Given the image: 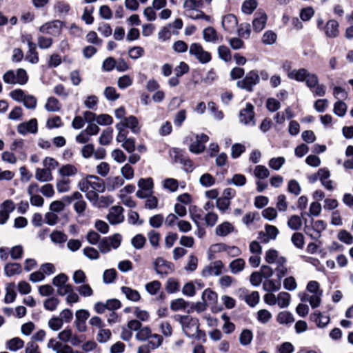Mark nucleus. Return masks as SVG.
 <instances>
[{
	"label": "nucleus",
	"instance_id": "nucleus-1",
	"mask_svg": "<svg viewBox=\"0 0 353 353\" xmlns=\"http://www.w3.org/2000/svg\"><path fill=\"white\" fill-rule=\"evenodd\" d=\"M182 328L184 334L188 338L202 339L205 338L204 332L199 330V320L189 315H177L175 317Z\"/></svg>",
	"mask_w": 353,
	"mask_h": 353
},
{
	"label": "nucleus",
	"instance_id": "nucleus-2",
	"mask_svg": "<svg viewBox=\"0 0 353 353\" xmlns=\"http://www.w3.org/2000/svg\"><path fill=\"white\" fill-rule=\"evenodd\" d=\"M78 187L81 191H88V189H90L99 192H103L105 189L103 181L95 175H88L81 179L79 182Z\"/></svg>",
	"mask_w": 353,
	"mask_h": 353
},
{
	"label": "nucleus",
	"instance_id": "nucleus-3",
	"mask_svg": "<svg viewBox=\"0 0 353 353\" xmlns=\"http://www.w3.org/2000/svg\"><path fill=\"white\" fill-rule=\"evenodd\" d=\"M202 6L201 0H185L183 8L185 15L192 19L208 18L200 10Z\"/></svg>",
	"mask_w": 353,
	"mask_h": 353
},
{
	"label": "nucleus",
	"instance_id": "nucleus-4",
	"mask_svg": "<svg viewBox=\"0 0 353 353\" xmlns=\"http://www.w3.org/2000/svg\"><path fill=\"white\" fill-rule=\"evenodd\" d=\"M3 79L8 84H25L28 79L26 71L23 69L8 70L3 76Z\"/></svg>",
	"mask_w": 353,
	"mask_h": 353
},
{
	"label": "nucleus",
	"instance_id": "nucleus-5",
	"mask_svg": "<svg viewBox=\"0 0 353 353\" xmlns=\"http://www.w3.org/2000/svg\"><path fill=\"white\" fill-rule=\"evenodd\" d=\"M189 53L202 64L207 63L211 60L210 53L205 50L202 46L198 43H193L190 45Z\"/></svg>",
	"mask_w": 353,
	"mask_h": 353
},
{
	"label": "nucleus",
	"instance_id": "nucleus-6",
	"mask_svg": "<svg viewBox=\"0 0 353 353\" xmlns=\"http://www.w3.org/2000/svg\"><path fill=\"white\" fill-rule=\"evenodd\" d=\"M259 83V74L256 70L250 71L245 77L237 81L238 88L246 90L247 91H252L253 86Z\"/></svg>",
	"mask_w": 353,
	"mask_h": 353
},
{
	"label": "nucleus",
	"instance_id": "nucleus-7",
	"mask_svg": "<svg viewBox=\"0 0 353 353\" xmlns=\"http://www.w3.org/2000/svg\"><path fill=\"white\" fill-rule=\"evenodd\" d=\"M254 117V106L249 103H246L245 108L241 110L239 114V121L246 125H255Z\"/></svg>",
	"mask_w": 353,
	"mask_h": 353
},
{
	"label": "nucleus",
	"instance_id": "nucleus-8",
	"mask_svg": "<svg viewBox=\"0 0 353 353\" xmlns=\"http://www.w3.org/2000/svg\"><path fill=\"white\" fill-rule=\"evenodd\" d=\"M63 28V22L59 20L49 21L39 28V31L43 34L52 36H59Z\"/></svg>",
	"mask_w": 353,
	"mask_h": 353
},
{
	"label": "nucleus",
	"instance_id": "nucleus-9",
	"mask_svg": "<svg viewBox=\"0 0 353 353\" xmlns=\"http://www.w3.org/2000/svg\"><path fill=\"white\" fill-rule=\"evenodd\" d=\"M139 190L136 194L139 198L148 197L152 193L153 181L151 178L141 179L138 181Z\"/></svg>",
	"mask_w": 353,
	"mask_h": 353
},
{
	"label": "nucleus",
	"instance_id": "nucleus-10",
	"mask_svg": "<svg viewBox=\"0 0 353 353\" xmlns=\"http://www.w3.org/2000/svg\"><path fill=\"white\" fill-rule=\"evenodd\" d=\"M224 265L221 260H216L205 266L201 272L203 277H210L212 276H219L222 273Z\"/></svg>",
	"mask_w": 353,
	"mask_h": 353
},
{
	"label": "nucleus",
	"instance_id": "nucleus-11",
	"mask_svg": "<svg viewBox=\"0 0 353 353\" xmlns=\"http://www.w3.org/2000/svg\"><path fill=\"white\" fill-rule=\"evenodd\" d=\"M38 131V123L36 119H31L27 122H23L18 125L17 132L21 135H26L28 133L35 134Z\"/></svg>",
	"mask_w": 353,
	"mask_h": 353
},
{
	"label": "nucleus",
	"instance_id": "nucleus-12",
	"mask_svg": "<svg viewBox=\"0 0 353 353\" xmlns=\"http://www.w3.org/2000/svg\"><path fill=\"white\" fill-rule=\"evenodd\" d=\"M154 268L158 274L167 275L172 271L171 263L161 257H158L154 261Z\"/></svg>",
	"mask_w": 353,
	"mask_h": 353
},
{
	"label": "nucleus",
	"instance_id": "nucleus-13",
	"mask_svg": "<svg viewBox=\"0 0 353 353\" xmlns=\"http://www.w3.org/2000/svg\"><path fill=\"white\" fill-rule=\"evenodd\" d=\"M108 220L111 224L121 223L124 219L123 208L119 205L113 206L110 209L107 215Z\"/></svg>",
	"mask_w": 353,
	"mask_h": 353
},
{
	"label": "nucleus",
	"instance_id": "nucleus-14",
	"mask_svg": "<svg viewBox=\"0 0 353 353\" xmlns=\"http://www.w3.org/2000/svg\"><path fill=\"white\" fill-rule=\"evenodd\" d=\"M267 20L268 16L264 12H257L255 14L254 18L252 21V26L254 30L256 32H259L263 30L266 26Z\"/></svg>",
	"mask_w": 353,
	"mask_h": 353
},
{
	"label": "nucleus",
	"instance_id": "nucleus-15",
	"mask_svg": "<svg viewBox=\"0 0 353 353\" xmlns=\"http://www.w3.org/2000/svg\"><path fill=\"white\" fill-rule=\"evenodd\" d=\"M279 234V230L274 225H267L265 232L259 233V239L262 242L268 243L270 240L275 239Z\"/></svg>",
	"mask_w": 353,
	"mask_h": 353
},
{
	"label": "nucleus",
	"instance_id": "nucleus-16",
	"mask_svg": "<svg viewBox=\"0 0 353 353\" xmlns=\"http://www.w3.org/2000/svg\"><path fill=\"white\" fill-rule=\"evenodd\" d=\"M119 123L123 124L124 128H128L131 130L132 132L138 134L141 131V127L138 119L133 115H131L124 120L120 121Z\"/></svg>",
	"mask_w": 353,
	"mask_h": 353
},
{
	"label": "nucleus",
	"instance_id": "nucleus-17",
	"mask_svg": "<svg viewBox=\"0 0 353 353\" xmlns=\"http://www.w3.org/2000/svg\"><path fill=\"white\" fill-rule=\"evenodd\" d=\"M265 260L268 263H286L287 259L285 256H279L277 250L270 249L265 252Z\"/></svg>",
	"mask_w": 353,
	"mask_h": 353
},
{
	"label": "nucleus",
	"instance_id": "nucleus-18",
	"mask_svg": "<svg viewBox=\"0 0 353 353\" xmlns=\"http://www.w3.org/2000/svg\"><path fill=\"white\" fill-rule=\"evenodd\" d=\"M78 173V168L72 164L62 165L58 170V174L62 179L74 176Z\"/></svg>",
	"mask_w": 353,
	"mask_h": 353
},
{
	"label": "nucleus",
	"instance_id": "nucleus-19",
	"mask_svg": "<svg viewBox=\"0 0 353 353\" xmlns=\"http://www.w3.org/2000/svg\"><path fill=\"white\" fill-rule=\"evenodd\" d=\"M326 37L329 38H336L339 34V23L334 19L329 20L324 28Z\"/></svg>",
	"mask_w": 353,
	"mask_h": 353
},
{
	"label": "nucleus",
	"instance_id": "nucleus-20",
	"mask_svg": "<svg viewBox=\"0 0 353 353\" xmlns=\"http://www.w3.org/2000/svg\"><path fill=\"white\" fill-rule=\"evenodd\" d=\"M234 230V225L228 221H225L216 226L215 234L218 236L224 237L232 233Z\"/></svg>",
	"mask_w": 353,
	"mask_h": 353
},
{
	"label": "nucleus",
	"instance_id": "nucleus-21",
	"mask_svg": "<svg viewBox=\"0 0 353 353\" xmlns=\"http://www.w3.org/2000/svg\"><path fill=\"white\" fill-rule=\"evenodd\" d=\"M238 24L236 17L232 14H227L222 19V26L228 32H233Z\"/></svg>",
	"mask_w": 353,
	"mask_h": 353
},
{
	"label": "nucleus",
	"instance_id": "nucleus-22",
	"mask_svg": "<svg viewBox=\"0 0 353 353\" xmlns=\"http://www.w3.org/2000/svg\"><path fill=\"white\" fill-rule=\"evenodd\" d=\"M35 179L39 182H49L53 179L52 172L49 169L37 168L34 174Z\"/></svg>",
	"mask_w": 353,
	"mask_h": 353
},
{
	"label": "nucleus",
	"instance_id": "nucleus-23",
	"mask_svg": "<svg viewBox=\"0 0 353 353\" xmlns=\"http://www.w3.org/2000/svg\"><path fill=\"white\" fill-rule=\"evenodd\" d=\"M124 184V180L119 176H110L106 180L105 187L108 191H114Z\"/></svg>",
	"mask_w": 353,
	"mask_h": 353
},
{
	"label": "nucleus",
	"instance_id": "nucleus-24",
	"mask_svg": "<svg viewBox=\"0 0 353 353\" xmlns=\"http://www.w3.org/2000/svg\"><path fill=\"white\" fill-rule=\"evenodd\" d=\"M226 249V244L224 243H217L211 245L208 250V258L209 260L215 259L216 255L221 252H224Z\"/></svg>",
	"mask_w": 353,
	"mask_h": 353
},
{
	"label": "nucleus",
	"instance_id": "nucleus-25",
	"mask_svg": "<svg viewBox=\"0 0 353 353\" xmlns=\"http://www.w3.org/2000/svg\"><path fill=\"white\" fill-rule=\"evenodd\" d=\"M308 72H309L305 68L294 69L288 71V77L289 79L297 81H304L305 78H307Z\"/></svg>",
	"mask_w": 353,
	"mask_h": 353
},
{
	"label": "nucleus",
	"instance_id": "nucleus-26",
	"mask_svg": "<svg viewBox=\"0 0 353 353\" xmlns=\"http://www.w3.org/2000/svg\"><path fill=\"white\" fill-rule=\"evenodd\" d=\"M123 294H125V297L133 302H138L141 299V295L139 292L130 287L123 286L121 288Z\"/></svg>",
	"mask_w": 353,
	"mask_h": 353
},
{
	"label": "nucleus",
	"instance_id": "nucleus-27",
	"mask_svg": "<svg viewBox=\"0 0 353 353\" xmlns=\"http://www.w3.org/2000/svg\"><path fill=\"white\" fill-rule=\"evenodd\" d=\"M24 346V341L19 337H14L6 343V348L11 352H17Z\"/></svg>",
	"mask_w": 353,
	"mask_h": 353
},
{
	"label": "nucleus",
	"instance_id": "nucleus-28",
	"mask_svg": "<svg viewBox=\"0 0 353 353\" xmlns=\"http://www.w3.org/2000/svg\"><path fill=\"white\" fill-rule=\"evenodd\" d=\"M16 285L14 283H10L7 284L6 287V294L4 297V301L6 303H11L14 301L17 292H16Z\"/></svg>",
	"mask_w": 353,
	"mask_h": 353
},
{
	"label": "nucleus",
	"instance_id": "nucleus-29",
	"mask_svg": "<svg viewBox=\"0 0 353 353\" xmlns=\"http://www.w3.org/2000/svg\"><path fill=\"white\" fill-rule=\"evenodd\" d=\"M245 265V262L243 259L238 258L232 261L229 264L230 272L234 274H238L243 270Z\"/></svg>",
	"mask_w": 353,
	"mask_h": 353
},
{
	"label": "nucleus",
	"instance_id": "nucleus-30",
	"mask_svg": "<svg viewBox=\"0 0 353 353\" xmlns=\"http://www.w3.org/2000/svg\"><path fill=\"white\" fill-rule=\"evenodd\" d=\"M217 299V294L212 290L207 288L202 294V300L207 305L214 304Z\"/></svg>",
	"mask_w": 353,
	"mask_h": 353
},
{
	"label": "nucleus",
	"instance_id": "nucleus-31",
	"mask_svg": "<svg viewBox=\"0 0 353 353\" xmlns=\"http://www.w3.org/2000/svg\"><path fill=\"white\" fill-rule=\"evenodd\" d=\"M203 37L207 42L215 43L219 39L216 31L212 27H208L203 30Z\"/></svg>",
	"mask_w": 353,
	"mask_h": 353
},
{
	"label": "nucleus",
	"instance_id": "nucleus-32",
	"mask_svg": "<svg viewBox=\"0 0 353 353\" xmlns=\"http://www.w3.org/2000/svg\"><path fill=\"white\" fill-rule=\"evenodd\" d=\"M112 337V332L109 329L103 327L98 330L97 334V341L99 343H105L110 340Z\"/></svg>",
	"mask_w": 353,
	"mask_h": 353
},
{
	"label": "nucleus",
	"instance_id": "nucleus-33",
	"mask_svg": "<svg viewBox=\"0 0 353 353\" xmlns=\"http://www.w3.org/2000/svg\"><path fill=\"white\" fill-rule=\"evenodd\" d=\"M291 296L285 292H281L276 296V303L281 308L287 307L290 303Z\"/></svg>",
	"mask_w": 353,
	"mask_h": 353
},
{
	"label": "nucleus",
	"instance_id": "nucleus-34",
	"mask_svg": "<svg viewBox=\"0 0 353 353\" xmlns=\"http://www.w3.org/2000/svg\"><path fill=\"white\" fill-rule=\"evenodd\" d=\"M61 105L59 101L54 97H51L47 99L45 108L48 112H58L61 110Z\"/></svg>",
	"mask_w": 353,
	"mask_h": 353
},
{
	"label": "nucleus",
	"instance_id": "nucleus-35",
	"mask_svg": "<svg viewBox=\"0 0 353 353\" xmlns=\"http://www.w3.org/2000/svg\"><path fill=\"white\" fill-rule=\"evenodd\" d=\"M253 339V333L250 330L244 329L239 336V343L241 345L245 346L251 343Z\"/></svg>",
	"mask_w": 353,
	"mask_h": 353
},
{
	"label": "nucleus",
	"instance_id": "nucleus-36",
	"mask_svg": "<svg viewBox=\"0 0 353 353\" xmlns=\"http://www.w3.org/2000/svg\"><path fill=\"white\" fill-rule=\"evenodd\" d=\"M5 273L8 276H12L16 274H19L22 270L19 263H8L5 266Z\"/></svg>",
	"mask_w": 353,
	"mask_h": 353
},
{
	"label": "nucleus",
	"instance_id": "nucleus-37",
	"mask_svg": "<svg viewBox=\"0 0 353 353\" xmlns=\"http://www.w3.org/2000/svg\"><path fill=\"white\" fill-rule=\"evenodd\" d=\"M276 320L280 324H289L294 321V318L292 313L283 311L278 314Z\"/></svg>",
	"mask_w": 353,
	"mask_h": 353
},
{
	"label": "nucleus",
	"instance_id": "nucleus-38",
	"mask_svg": "<svg viewBox=\"0 0 353 353\" xmlns=\"http://www.w3.org/2000/svg\"><path fill=\"white\" fill-rule=\"evenodd\" d=\"M152 334L151 329L148 326L141 327L137 331L135 338L139 341H144L149 339Z\"/></svg>",
	"mask_w": 353,
	"mask_h": 353
},
{
	"label": "nucleus",
	"instance_id": "nucleus-39",
	"mask_svg": "<svg viewBox=\"0 0 353 353\" xmlns=\"http://www.w3.org/2000/svg\"><path fill=\"white\" fill-rule=\"evenodd\" d=\"M258 3L256 0H246L241 6V10L246 14H252L257 8Z\"/></svg>",
	"mask_w": 353,
	"mask_h": 353
},
{
	"label": "nucleus",
	"instance_id": "nucleus-40",
	"mask_svg": "<svg viewBox=\"0 0 353 353\" xmlns=\"http://www.w3.org/2000/svg\"><path fill=\"white\" fill-rule=\"evenodd\" d=\"M189 214L192 221L199 227V221L202 219L201 210L196 206H192L189 210Z\"/></svg>",
	"mask_w": 353,
	"mask_h": 353
},
{
	"label": "nucleus",
	"instance_id": "nucleus-41",
	"mask_svg": "<svg viewBox=\"0 0 353 353\" xmlns=\"http://www.w3.org/2000/svg\"><path fill=\"white\" fill-rule=\"evenodd\" d=\"M113 130L107 128L103 131L99 137V143L101 145H106L110 143L112 139Z\"/></svg>",
	"mask_w": 353,
	"mask_h": 353
},
{
	"label": "nucleus",
	"instance_id": "nucleus-42",
	"mask_svg": "<svg viewBox=\"0 0 353 353\" xmlns=\"http://www.w3.org/2000/svg\"><path fill=\"white\" fill-rule=\"evenodd\" d=\"M163 187L171 192H174L179 188V182L175 179L168 178L163 181Z\"/></svg>",
	"mask_w": 353,
	"mask_h": 353
},
{
	"label": "nucleus",
	"instance_id": "nucleus-43",
	"mask_svg": "<svg viewBox=\"0 0 353 353\" xmlns=\"http://www.w3.org/2000/svg\"><path fill=\"white\" fill-rule=\"evenodd\" d=\"M288 225L293 230H298L302 226V219L297 215H292L288 221Z\"/></svg>",
	"mask_w": 353,
	"mask_h": 353
},
{
	"label": "nucleus",
	"instance_id": "nucleus-44",
	"mask_svg": "<svg viewBox=\"0 0 353 353\" xmlns=\"http://www.w3.org/2000/svg\"><path fill=\"white\" fill-rule=\"evenodd\" d=\"M254 175L258 179H263L269 176L270 171L265 166L259 165L254 170Z\"/></svg>",
	"mask_w": 353,
	"mask_h": 353
},
{
	"label": "nucleus",
	"instance_id": "nucleus-45",
	"mask_svg": "<svg viewBox=\"0 0 353 353\" xmlns=\"http://www.w3.org/2000/svg\"><path fill=\"white\" fill-rule=\"evenodd\" d=\"M161 284L159 281H153L145 285V290L150 295H155L159 291Z\"/></svg>",
	"mask_w": 353,
	"mask_h": 353
},
{
	"label": "nucleus",
	"instance_id": "nucleus-46",
	"mask_svg": "<svg viewBox=\"0 0 353 353\" xmlns=\"http://www.w3.org/2000/svg\"><path fill=\"white\" fill-rule=\"evenodd\" d=\"M199 183L202 186L210 187L215 183V178L209 173H205L200 176Z\"/></svg>",
	"mask_w": 353,
	"mask_h": 353
},
{
	"label": "nucleus",
	"instance_id": "nucleus-47",
	"mask_svg": "<svg viewBox=\"0 0 353 353\" xmlns=\"http://www.w3.org/2000/svg\"><path fill=\"white\" fill-rule=\"evenodd\" d=\"M48 325L52 331H58L63 325V319L57 316H53L49 319Z\"/></svg>",
	"mask_w": 353,
	"mask_h": 353
},
{
	"label": "nucleus",
	"instance_id": "nucleus-48",
	"mask_svg": "<svg viewBox=\"0 0 353 353\" xmlns=\"http://www.w3.org/2000/svg\"><path fill=\"white\" fill-rule=\"evenodd\" d=\"M116 128L118 131L116 140L119 143H123L125 140L128 139L127 136L128 134V132L125 128L123 127V124L121 123H117L116 124Z\"/></svg>",
	"mask_w": 353,
	"mask_h": 353
},
{
	"label": "nucleus",
	"instance_id": "nucleus-49",
	"mask_svg": "<svg viewBox=\"0 0 353 353\" xmlns=\"http://www.w3.org/2000/svg\"><path fill=\"white\" fill-rule=\"evenodd\" d=\"M347 105L342 101H338L334 105V113L338 117H343L347 112Z\"/></svg>",
	"mask_w": 353,
	"mask_h": 353
},
{
	"label": "nucleus",
	"instance_id": "nucleus-50",
	"mask_svg": "<svg viewBox=\"0 0 353 353\" xmlns=\"http://www.w3.org/2000/svg\"><path fill=\"white\" fill-rule=\"evenodd\" d=\"M132 77L128 74H125L118 79L117 85L120 89H125L132 85Z\"/></svg>",
	"mask_w": 353,
	"mask_h": 353
},
{
	"label": "nucleus",
	"instance_id": "nucleus-51",
	"mask_svg": "<svg viewBox=\"0 0 353 353\" xmlns=\"http://www.w3.org/2000/svg\"><path fill=\"white\" fill-rule=\"evenodd\" d=\"M259 294L256 291H253L244 298L245 301L251 307H254L259 302Z\"/></svg>",
	"mask_w": 353,
	"mask_h": 353
},
{
	"label": "nucleus",
	"instance_id": "nucleus-52",
	"mask_svg": "<svg viewBox=\"0 0 353 353\" xmlns=\"http://www.w3.org/2000/svg\"><path fill=\"white\" fill-rule=\"evenodd\" d=\"M117 271L113 269H108L105 270L103 274V281L105 283H112L114 282L117 277Z\"/></svg>",
	"mask_w": 353,
	"mask_h": 353
},
{
	"label": "nucleus",
	"instance_id": "nucleus-53",
	"mask_svg": "<svg viewBox=\"0 0 353 353\" xmlns=\"http://www.w3.org/2000/svg\"><path fill=\"white\" fill-rule=\"evenodd\" d=\"M148 237L150 241V245L154 248H157L159 246V241H160V234L158 232L154 230H151L148 233Z\"/></svg>",
	"mask_w": 353,
	"mask_h": 353
},
{
	"label": "nucleus",
	"instance_id": "nucleus-54",
	"mask_svg": "<svg viewBox=\"0 0 353 353\" xmlns=\"http://www.w3.org/2000/svg\"><path fill=\"white\" fill-rule=\"evenodd\" d=\"M322 294L323 292H317V294H313L307 296L306 300L310 303L312 308H316L320 305Z\"/></svg>",
	"mask_w": 353,
	"mask_h": 353
},
{
	"label": "nucleus",
	"instance_id": "nucleus-55",
	"mask_svg": "<svg viewBox=\"0 0 353 353\" xmlns=\"http://www.w3.org/2000/svg\"><path fill=\"white\" fill-rule=\"evenodd\" d=\"M326 228V223L322 220L316 221L313 225L312 228L316 232L315 235L310 234L312 237L317 239L320 236L321 232L323 231Z\"/></svg>",
	"mask_w": 353,
	"mask_h": 353
},
{
	"label": "nucleus",
	"instance_id": "nucleus-56",
	"mask_svg": "<svg viewBox=\"0 0 353 353\" xmlns=\"http://www.w3.org/2000/svg\"><path fill=\"white\" fill-rule=\"evenodd\" d=\"M277 36L275 32L272 30L266 31L262 37V42L266 45H272L275 43Z\"/></svg>",
	"mask_w": 353,
	"mask_h": 353
},
{
	"label": "nucleus",
	"instance_id": "nucleus-57",
	"mask_svg": "<svg viewBox=\"0 0 353 353\" xmlns=\"http://www.w3.org/2000/svg\"><path fill=\"white\" fill-rule=\"evenodd\" d=\"M337 238L346 244L350 245L353 243V236L345 230L339 232Z\"/></svg>",
	"mask_w": 353,
	"mask_h": 353
},
{
	"label": "nucleus",
	"instance_id": "nucleus-58",
	"mask_svg": "<svg viewBox=\"0 0 353 353\" xmlns=\"http://www.w3.org/2000/svg\"><path fill=\"white\" fill-rule=\"evenodd\" d=\"M272 318V314L265 309L260 310L257 312V320L261 323H268Z\"/></svg>",
	"mask_w": 353,
	"mask_h": 353
},
{
	"label": "nucleus",
	"instance_id": "nucleus-59",
	"mask_svg": "<svg viewBox=\"0 0 353 353\" xmlns=\"http://www.w3.org/2000/svg\"><path fill=\"white\" fill-rule=\"evenodd\" d=\"M280 288V284L276 283V282L272 279L266 280L263 284V290L268 292L277 291Z\"/></svg>",
	"mask_w": 353,
	"mask_h": 353
},
{
	"label": "nucleus",
	"instance_id": "nucleus-60",
	"mask_svg": "<svg viewBox=\"0 0 353 353\" xmlns=\"http://www.w3.org/2000/svg\"><path fill=\"white\" fill-rule=\"evenodd\" d=\"M245 151V147L241 143H235L231 147V157L236 159Z\"/></svg>",
	"mask_w": 353,
	"mask_h": 353
},
{
	"label": "nucleus",
	"instance_id": "nucleus-61",
	"mask_svg": "<svg viewBox=\"0 0 353 353\" xmlns=\"http://www.w3.org/2000/svg\"><path fill=\"white\" fill-rule=\"evenodd\" d=\"M50 239L56 243H61L67 241V236L61 231H54L51 233Z\"/></svg>",
	"mask_w": 353,
	"mask_h": 353
},
{
	"label": "nucleus",
	"instance_id": "nucleus-62",
	"mask_svg": "<svg viewBox=\"0 0 353 353\" xmlns=\"http://www.w3.org/2000/svg\"><path fill=\"white\" fill-rule=\"evenodd\" d=\"M218 54L220 59L224 61L228 62L231 60L230 50L225 46H221L218 48Z\"/></svg>",
	"mask_w": 353,
	"mask_h": 353
},
{
	"label": "nucleus",
	"instance_id": "nucleus-63",
	"mask_svg": "<svg viewBox=\"0 0 353 353\" xmlns=\"http://www.w3.org/2000/svg\"><path fill=\"white\" fill-rule=\"evenodd\" d=\"M150 339V341H149L148 345H150V347L151 349H156L162 344L163 338L161 335L158 334H151Z\"/></svg>",
	"mask_w": 353,
	"mask_h": 353
},
{
	"label": "nucleus",
	"instance_id": "nucleus-64",
	"mask_svg": "<svg viewBox=\"0 0 353 353\" xmlns=\"http://www.w3.org/2000/svg\"><path fill=\"white\" fill-rule=\"evenodd\" d=\"M121 174L127 180L132 179L134 175L132 167L128 163L125 164L121 168Z\"/></svg>",
	"mask_w": 353,
	"mask_h": 353
}]
</instances>
